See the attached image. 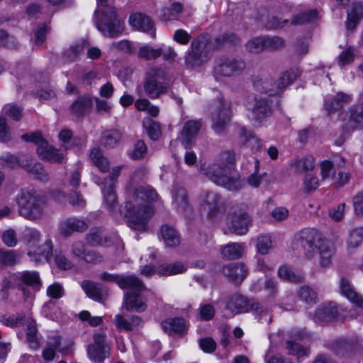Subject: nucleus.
I'll use <instances>...</instances> for the list:
<instances>
[{
  "mask_svg": "<svg viewBox=\"0 0 363 363\" xmlns=\"http://www.w3.org/2000/svg\"><path fill=\"white\" fill-rule=\"evenodd\" d=\"M158 194L150 186H139L135 190V203L126 201L121 213L126 218L128 225L140 232L147 230V220L153 215L152 207L147 203L156 200Z\"/></svg>",
  "mask_w": 363,
  "mask_h": 363,
  "instance_id": "obj_1",
  "label": "nucleus"
},
{
  "mask_svg": "<svg viewBox=\"0 0 363 363\" xmlns=\"http://www.w3.org/2000/svg\"><path fill=\"white\" fill-rule=\"evenodd\" d=\"M101 7L95 11L96 27L106 37L116 38L124 30V21L118 18L116 9L107 4L108 0H97Z\"/></svg>",
  "mask_w": 363,
  "mask_h": 363,
  "instance_id": "obj_2",
  "label": "nucleus"
},
{
  "mask_svg": "<svg viewBox=\"0 0 363 363\" xmlns=\"http://www.w3.org/2000/svg\"><path fill=\"white\" fill-rule=\"evenodd\" d=\"M18 213L23 218L34 220L43 215L45 203L44 196L33 189H22L16 196Z\"/></svg>",
  "mask_w": 363,
  "mask_h": 363,
  "instance_id": "obj_3",
  "label": "nucleus"
},
{
  "mask_svg": "<svg viewBox=\"0 0 363 363\" xmlns=\"http://www.w3.org/2000/svg\"><path fill=\"white\" fill-rule=\"evenodd\" d=\"M118 281V286L121 289L129 290L124 295V303L126 310L134 309L139 313L145 311L147 308V304L140 296V293L146 289L143 282L133 275H122L121 279Z\"/></svg>",
  "mask_w": 363,
  "mask_h": 363,
  "instance_id": "obj_4",
  "label": "nucleus"
},
{
  "mask_svg": "<svg viewBox=\"0 0 363 363\" xmlns=\"http://www.w3.org/2000/svg\"><path fill=\"white\" fill-rule=\"evenodd\" d=\"M199 171L217 185L230 191H238L242 186L240 177L235 173H232L230 166L214 163L208 165L206 169L201 167Z\"/></svg>",
  "mask_w": 363,
  "mask_h": 363,
  "instance_id": "obj_5",
  "label": "nucleus"
},
{
  "mask_svg": "<svg viewBox=\"0 0 363 363\" xmlns=\"http://www.w3.org/2000/svg\"><path fill=\"white\" fill-rule=\"evenodd\" d=\"M143 89L145 95L152 99H158L167 93L169 84L165 81L164 70L152 68L147 71L145 76Z\"/></svg>",
  "mask_w": 363,
  "mask_h": 363,
  "instance_id": "obj_6",
  "label": "nucleus"
},
{
  "mask_svg": "<svg viewBox=\"0 0 363 363\" xmlns=\"http://www.w3.org/2000/svg\"><path fill=\"white\" fill-rule=\"evenodd\" d=\"M246 108L251 111L255 125H260L272 115V104L269 98L249 95L245 101Z\"/></svg>",
  "mask_w": 363,
  "mask_h": 363,
  "instance_id": "obj_7",
  "label": "nucleus"
},
{
  "mask_svg": "<svg viewBox=\"0 0 363 363\" xmlns=\"http://www.w3.org/2000/svg\"><path fill=\"white\" fill-rule=\"evenodd\" d=\"M325 240L315 228L302 230L298 238V245L304 256L309 259L314 257Z\"/></svg>",
  "mask_w": 363,
  "mask_h": 363,
  "instance_id": "obj_8",
  "label": "nucleus"
},
{
  "mask_svg": "<svg viewBox=\"0 0 363 363\" xmlns=\"http://www.w3.org/2000/svg\"><path fill=\"white\" fill-rule=\"evenodd\" d=\"M231 103L224 99L222 95L218 97V101L211 113V127L216 134L225 132L231 120Z\"/></svg>",
  "mask_w": 363,
  "mask_h": 363,
  "instance_id": "obj_9",
  "label": "nucleus"
},
{
  "mask_svg": "<svg viewBox=\"0 0 363 363\" xmlns=\"http://www.w3.org/2000/svg\"><path fill=\"white\" fill-rule=\"evenodd\" d=\"M245 67V62L240 57H223L218 60L214 72L223 77H235L240 75Z\"/></svg>",
  "mask_w": 363,
  "mask_h": 363,
  "instance_id": "obj_10",
  "label": "nucleus"
},
{
  "mask_svg": "<svg viewBox=\"0 0 363 363\" xmlns=\"http://www.w3.org/2000/svg\"><path fill=\"white\" fill-rule=\"evenodd\" d=\"M251 218L249 214L238 206L233 207L227 216V223L230 232L238 235H245L249 230Z\"/></svg>",
  "mask_w": 363,
  "mask_h": 363,
  "instance_id": "obj_11",
  "label": "nucleus"
},
{
  "mask_svg": "<svg viewBox=\"0 0 363 363\" xmlns=\"http://www.w3.org/2000/svg\"><path fill=\"white\" fill-rule=\"evenodd\" d=\"M94 342L87 346V355L89 358L96 363H103L110 357V347L106 342V336L102 333H95L93 336Z\"/></svg>",
  "mask_w": 363,
  "mask_h": 363,
  "instance_id": "obj_12",
  "label": "nucleus"
},
{
  "mask_svg": "<svg viewBox=\"0 0 363 363\" xmlns=\"http://www.w3.org/2000/svg\"><path fill=\"white\" fill-rule=\"evenodd\" d=\"M206 42L204 36H199L192 40L191 50L185 58V63L188 67H199L206 61L203 51L206 49Z\"/></svg>",
  "mask_w": 363,
  "mask_h": 363,
  "instance_id": "obj_13",
  "label": "nucleus"
},
{
  "mask_svg": "<svg viewBox=\"0 0 363 363\" xmlns=\"http://www.w3.org/2000/svg\"><path fill=\"white\" fill-rule=\"evenodd\" d=\"M361 346V342L357 339H340L332 342L329 349L338 357L348 359L352 357L354 351Z\"/></svg>",
  "mask_w": 363,
  "mask_h": 363,
  "instance_id": "obj_14",
  "label": "nucleus"
},
{
  "mask_svg": "<svg viewBox=\"0 0 363 363\" xmlns=\"http://www.w3.org/2000/svg\"><path fill=\"white\" fill-rule=\"evenodd\" d=\"M255 301L254 298L235 294L228 298L226 307L236 314L249 313L251 312L253 306H255Z\"/></svg>",
  "mask_w": 363,
  "mask_h": 363,
  "instance_id": "obj_15",
  "label": "nucleus"
},
{
  "mask_svg": "<svg viewBox=\"0 0 363 363\" xmlns=\"http://www.w3.org/2000/svg\"><path fill=\"white\" fill-rule=\"evenodd\" d=\"M201 120H189L184 123L180 132V140L185 148L191 147L201 128Z\"/></svg>",
  "mask_w": 363,
  "mask_h": 363,
  "instance_id": "obj_16",
  "label": "nucleus"
},
{
  "mask_svg": "<svg viewBox=\"0 0 363 363\" xmlns=\"http://www.w3.org/2000/svg\"><path fill=\"white\" fill-rule=\"evenodd\" d=\"M223 274L228 277L229 281L236 285L240 284L246 278L248 269L242 262L230 263L223 266Z\"/></svg>",
  "mask_w": 363,
  "mask_h": 363,
  "instance_id": "obj_17",
  "label": "nucleus"
},
{
  "mask_svg": "<svg viewBox=\"0 0 363 363\" xmlns=\"http://www.w3.org/2000/svg\"><path fill=\"white\" fill-rule=\"evenodd\" d=\"M89 228L88 223L77 218H69L62 221L58 225V231L61 236L68 238L74 232L83 233Z\"/></svg>",
  "mask_w": 363,
  "mask_h": 363,
  "instance_id": "obj_18",
  "label": "nucleus"
},
{
  "mask_svg": "<svg viewBox=\"0 0 363 363\" xmlns=\"http://www.w3.org/2000/svg\"><path fill=\"white\" fill-rule=\"evenodd\" d=\"M203 206L208 208V217L213 218L225 211L222 197L216 192H208L203 199Z\"/></svg>",
  "mask_w": 363,
  "mask_h": 363,
  "instance_id": "obj_19",
  "label": "nucleus"
},
{
  "mask_svg": "<svg viewBox=\"0 0 363 363\" xmlns=\"http://www.w3.org/2000/svg\"><path fill=\"white\" fill-rule=\"evenodd\" d=\"M92 106V97L89 94H84L72 102L69 106V111L74 117L81 118L90 112Z\"/></svg>",
  "mask_w": 363,
  "mask_h": 363,
  "instance_id": "obj_20",
  "label": "nucleus"
},
{
  "mask_svg": "<svg viewBox=\"0 0 363 363\" xmlns=\"http://www.w3.org/2000/svg\"><path fill=\"white\" fill-rule=\"evenodd\" d=\"M37 153L40 158L51 162L62 163L64 156L59 150L49 145L48 141L42 142L37 147Z\"/></svg>",
  "mask_w": 363,
  "mask_h": 363,
  "instance_id": "obj_21",
  "label": "nucleus"
},
{
  "mask_svg": "<svg viewBox=\"0 0 363 363\" xmlns=\"http://www.w3.org/2000/svg\"><path fill=\"white\" fill-rule=\"evenodd\" d=\"M52 243L48 238L40 246H36L32 250H29L27 255L35 262H40L43 259L49 261L52 257Z\"/></svg>",
  "mask_w": 363,
  "mask_h": 363,
  "instance_id": "obj_22",
  "label": "nucleus"
},
{
  "mask_svg": "<svg viewBox=\"0 0 363 363\" xmlns=\"http://www.w3.org/2000/svg\"><path fill=\"white\" fill-rule=\"evenodd\" d=\"M253 86L260 93L268 94L269 96L278 94V86H276V82L270 77H255L253 79Z\"/></svg>",
  "mask_w": 363,
  "mask_h": 363,
  "instance_id": "obj_23",
  "label": "nucleus"
},
{
  "mask_svg": "<svg viewBox=\"0 0 363 363\" xmlns=\"http://www.w3.org/2000/svg\"><path fill=\"white\" fill-rule=\"evenodd\" d=\"M160 235L167 247H177L181 242L179 232L172 225H162L160 228Z\"/></svg>",
  "mask_w": 363,
  "mask_h": 363,
  "instance_id": "obj_24",
  "label": "nucleus"
},
{
  "mask_svg": "<svg viewBox=\"0 0 363 363\" xmlns=\"http://www.w3.org/2000/svg\"><path fill=\"white\" fill-rule=\"evenodd\" d=\"M129 23L138 30L150 32L154 29L153 21L146 15L140 13H133L129 18Z\"/></svg>",
  "mask_w": 363,
  "mask_h": 363,
  "instance_id": "obj_25",
  "label": "nucleus"
},
{
  "mask_svg": "<svg viewBox=\"0 0 363 363\" xmlns=\"http://www.w3.org/2000/svg\"><path fill=\"white\" fill-rule=\"evenodd\" d=\"M341 294L356 306L363 308V297L357 294L352 288L349 281L342 278L340 282Z\"/></svg>",
  "mask_w": 363,
  "mask_h": 363,
  "instance_id": "obj_26",
  "label": "nucleus"
},
{
  "mask_svg": "<svg viewBox=\"0 0 363 363\" xmlns=\"http://www.w3.org/2000/svg\"><path fill=\"white\" fill-rule=\"evenodd\" d=\"M351 100L349 95L339 92L332 98L325 100L324 106L329 114L335 113L336 111L341 109L345 104H348Z\"/></svg>",
  "mask_w": 363,
  "mask_h": 363,
  "instance_id": "obj_27",
  "label": "nucleus"
},
{
  "mask_svg": "<svg viewBox=\"0 0 363 363\" xmlns=\"http://www.w3.org/2000/svg\"><path fill=\"white\" fill-rule=\"evenodd\" d=\"M161 325L164 331L169 335L183 334L187 331L185 320L181 318H168L162 321Z\"/></svg>",
  "mask_w": 363,
  "mask_h": 363,
  "instance_id": "obj_28",
  "label": "nucleus"
},
{
  "mask_svg": "<svg viewBox=\"0 0 363 363\" xmlns=\"http://www.w3.org/2000/svg\"><path fill=\"white\" fill-rule=\"evenodd\" d=\"M363 128V103L350 109V117L347 123L348 130Z\"/></svg>",
  "mask_w": 363,
  "mask_h": 363,
  "instance_id": "obj_29",
  "label": "nucleus"
},
{
  "mask_svg": "<svg viewBox=\"0 0 363 363\" xmlns=\"http://www.w3.org/2000/svg\"><path fill=\"white\" fill-rule=\"evenodd\" d=\"M173 202L177 206V210L186 212L189 208V197L186 190L179 185H175L172 190Z\"/></svg>",
  "mask_w": 363,
  "mask_h": 363,
  "instance_id": "obj_30",
  "label": "nucleus"
},
{
  "mask_svg": "<svg viewBox=\"0 0 363 363\" xmlns=\"http://www.w3.org/2000/svg\"><path fill=\"white\" fill-rule=\"evenodd\" d=\"M338 310L336 306L331 303L321 306L315 312V318L320 322H330L338 316Z\"/></svg>",
  "mask_w": 363,
  "mask_h": 363,
  "instance_id": "obj_31",
  "label": "nucleus"
},
{
  "mask_svg": "<svg viewBox=\"0 0 363 363\" xmlns=\"http://www.w3.org/2000/svg\"><path fill=\"white\" fill-rule=\"evenodd\" d=\"M363 18V5L361 3H353L351 9L347 11L346 27L348 30L356 28L360 20Z\"/></svg>",
  "mask_w": 363,
  "mask_h": 363,
  "instance_id": "obj_32",
  "label": "nucleus"
},
{
  "mask_svg": "<svg viewBox=\"0 0 363 363\" xmlns=\"http://www.w3.org/2000/svg\"><path fill=\"white\" fill-rule=\"evenodd\" d=\"M245 250V244L239 242H231L223 246L220 252L227 259H235L242 257Z\"/></svg>",
  "mask_w": 363,
  "mask_h": 363,
  "instance_id": "obj_33",
  "label": "nucleus"
},
{
  "mask_svg": "<svg viewBox=\"0 0 363 363\" xmlns=\"http://www.w3.org/2000/svg\"><path fill=\"white\" fill-rule=\"evenodd\" d=\"M26 342L31 349L38 350L40 345L38 337L36 323L33 319H28L26 321Z\"/></svg>",
  "mask_w": 363,
  "mask_h": 363,
  "instance_id": "obj_34",
  "label": "nucleus"
},
{
  "mask_svg": "<svg viewBox=\"0 0 363 363\" xmlns=\"http://www.w3.org/2000/svg\"><path fill=\"white\" fill-rule=\"evenodd\" d=\"M18 281L21 282V284L30 286L33 289H38L41 285L39 274L38 272L26 271L19 272L16 275Z\"/></svg>",
  "mask_w": 363,
  "mask_h": 363,
  "instance_id": "obj_35",
  "label": "nucleus"
},
{
  "mask_svg": "<svg viewBox=\"0 0 363 363\" xmlns=\"http://www.w3.org/2000/svg\"><path fill=\"white\" fill-rule=\"evenodd\" d=\"M122 138V133L118 129L106 130L102 132L101 143L107 148H113L118 145Z\"/></svg>",
  "mask_w": 363,
  "mask_h": 363,
  "instance_id": "obj_36",
  "label": "nucleus"
},
{
  "mask_svg": "<svg viewBox=\"0 0 363 363\" xmlns=\"http://www.w3.org/2000/svg\"><path fill=\"white\" fill-rule=\"evenodd\" d=\"M86 294L91 298L101 301L102 300V286L89 280H84L81 284Z\"/></svg>",
  "mask_w": 363,
  "mask_h": 363,
  "instance_id": "obj_37",
  "label": "nucleus"
},
{
  "mask_svg": "<svg viewBox=\"0 0 363 363\" xmlns=\"http://www.w3.org/2000/svg\"><path fill=\"white\" fill-rule=\"evenodd\" d=\"M90 157L93 163L103 172H106L110 169V162L104 156L99 148H94L90 152Z\"/></svg>",
  "mask_w": 363,
  "mask_h": 363,
  "instance_id": "obj_38",
  "label": "nucleus"
},
{
  "mask_svg": "<svg viewBox=\"0 0 363 363\" xmlns=\"http://www.w3.org/2000/svg\"><path fill=\"white\" fill-rule=\"evenodd\" d=\"M239 136L242 144L248 143L252 149L259 150L262 145V141L251 131L247 130L245 127L239 130Z\"/></svg>",
  "mask_w": 363,
  "mask_h": 363,
  "instance_id": "obj_39",
  "label": "nucleus"
},
{
  "mask_svg": "<svg viewBox=\"0 0 363 363\" xmlns=\"http://www.w3.org/2000/svg\"><path fill=\"white\" fill-rule=\"evenodd\" d=\"M102 191L104 193V201L106 208L110 212H114L118 206L114 187L111 186H104Z\"/></svg>",
  "mask_w": 363,
  "mask_h": 363,
  "instance_id": "obj_40",
  "label": "nucleus"
},
{
  "mask_svg": "<svg viewBox=\"0 0 363 363\" xmlns=\"http://www.w3.org/2000/svg\"><path fill=\"white\" fill-rule=\"evenodd\" d=\"M299 72L297 69H290L283 72L279 77L277 82H276V86L277 87L278 94L286 87L288 85L293 83L298 76Z\"/></svg>",
  "mask_w": 363,
  "mask_h": 363,
  "instance_id": "obj_41",
  "label": "nucleus"
},
{
  "mask_svg": "<svg viewBox=\"0 0 363 363\" xmlns=\"http://www.w3.org/2000/svg\"><path fill=\"white\" fill-rule=\"evenodd\" d=\"M143 123L147 135L152 140H157L160 138L162 131L159 122L152 120L150 117H147L144 118Z\"/></svg>",
  "mask_w": 363,
  "mask_h": 363,
  "instance_id": "obj_42",
  "label": "nucleus"
},
{
  "mask_svg": "<svg viewBox=\"0 0 363 363\" xmlns=\"http://www.w3.org/2000/svg\"><path fill=\"white\" fill-rule=\"evenodd\" d=\"M186 271L184 265L179 262L173 264H162L157 268V272L162 275L169 276L183 273Z\"/></svg>",
  "mask_w": 363,
  "mask_h": 363,
  "instance_id": "obj_43",
  "label": "nucleus"
},
{
  "mask_svg": "<svg viewBox=\"0 0 363 363\" xmlns=\"http://www.w3.org/2000/svg\"><path fill=\"white\" fill-rule=\"evenodd\" d=\"M86 240L87 243L92 246L104 245L107 242V239L100 228H91L86 235Z\"/></svg>",
  "mask_w": 363,
  "mask_h": 363,
  "instance_id": "obj_44",
  "label": "nucleus"
},
{
  "mask_svg": "<svg viewBox=\"0 0 363 363\" xmlns=\"http://www.w3.org/2000/svg\"><path fill=\"white\" fill-rule=\"evenodd\" d=\"M251 312H253L258 320L262 323L269 324L272 321V315L269 309L257 301H255V306H253Z\"/></svg>",
  "mask_w": 363,
  "mask_h": 363,
  "instance_id": "obj_45",
  "label": "nucleus"
},
{
  "mask_svg": "<svg viewBox=\"0 0 363 363\" xmlns=\"http://www.w3.org/2000/svg\"><path fill=\"white\" fill-rule=\"evenodd\" d=\"M317 253L320 255V264L322 267H327L330 265L333 250L327 240L318 250Z\"/></svg>",
  "mask_w": 363,
  "mask_h": 363,
  "instance_id": "obj_46",
  "label": "nucleus"
},
{
  "mask_svg": "<svg viewBox=\"0 0 363 363\" xmlns=\"http://www.w3.org/2000/svg\"><path fill=\"white\" fill-rule=\"evenodd\" d=\"M297 294L299 298L307 304H315L317 302V293L308 286L300 287Z\"/></svg>",
  "mask_w": 363,
  "mask_h": 363,
  "instance_id": "obj_47",
  "label": "nucleus"
},
{
  "mask_svg": "<svg viewBox=\"0 0 363 363\" xmlns=\"http://www.w3.org/2000/svg\"><path fill=\"white\" fill-rule=\"evenodd\" d=\"M162 54V48L154 49L150 45H143L139 48L138 57L145 60L157 59Z\"/></svg>",
  "mask_w": 363,
  "mask_h": 363,
  "instance_id": "obj_48",
  "label": "nucleus"
},
{
  "mask_svg": "<svg viewBox=\"0 0 363 363\" xmlns=\"http://www.w3.org/2000/svg\"><path fill=\"white\" fill-rule=\"evenodd\" d=\"M316 10H311L298 13L292 19L291 24L294 26L302 25L309 23L317 17Z\"/></svg>",
  "mask_w": 363,
  "mask_h": 363,
  "instance_id": "obj_49",
  "label": "nucleus"
},
{
  "mask_svg": "<svg viewBox=\"0 0 363 363\" xmlns=\"http://www.w3.org/2000/svg\"><path fill=\"white\" fill-rule=\"evenodd\" d=\"M363 241V228H356L350 232L347 241L349 249L358 247Z\"/></svg>",
  "mask_w": 363,
  "mask_h": 363,
  "instance_id": "obj_50",
  "label": "nucleus"
},
{
  "mask_svg": "<svg viewBox=\"0 0 363 363\" xmlns=\"http://www.w3.org/2000/svg\"><path fill=\"white\" fill-rule=\"evenodd\" d=\"M84 45L82 44H76L71 45L69 48L64 50L62 55L67 62H74L77 60L81 53L84 52Z\"/></svg>",
  "mask_w": 363,
  "mask_h": 363,
  "instance_id": "obj_51",
  "label": "nucleus"
},
{
  "mask_svg": "<svg viewBox=\"0 0 363 363\" xmlns=\"http://www.w3.org/2000/svg\"><path fill=\"white\" fill-rule=\"evenodd\" d=\"M40 239V233L35 229H27L23 235V240L28 247L32 250L36 247Z\"/></svg>",
  "mask_w": 363,
  "mask_h": 363,
  "instance_id": "obj_52",
  "label": "nucleus"
},
{
  "mask_svg": "<svg viewBox=\"0 0 363 363\" xmlns=\"http://www.w3.org/2000/svg\"><path fill=\"white\" fill-rule=\"evenodd\" d=\"M18 256L13 250L0 249V264L4 266H13L17 263Z\"/></svg>",
  "mask_w": 363,
  "mask_h": 363,
  "instance_id": "obj_53",
  "label": "nucleus"
},
{
  "mask_svg": "<svg viewBox=\"0 0 363 363\" xmlns=\"http://www.w3.org/2000/svg\"><path fill=\"white\" fill-rule=\"evenodd\" d=\"M265 50L276 51L283 48L285 45L284 40L278 36L264 37Z\"/></svg>",
  "mask_w": 363,
  "mask_h": 363,
  "instance_id": "obj_54",
  "label": "nucleus"
},
{
  "mask_svg": "<svg viewBox=\"0 0 363 363\" xmlns=\"http://www.w3.org/2000/svg\"><path fill=\"white\" fill-rule=\"evenodd\" d=\"M0 322L7 327H19L25 323V315L21 314L16 316L13 315L9 316L1 315Z\"/></svg>",
  "mask_w": 363,
  "mask_h": 363,
  "instance_id": "obj_55",
  "label": "nucleus"
},
{
  "mask_svg": "<svg viewBox=\"0 0 363 363\" xmlns=\"http://www.w3.org/2000/svg\"><path fill=\"white\" fill-rule=\"evenodd\" d=\"M278 274L280 278L293 283H300L302 277L296 274L291 269L287 266H282L279 269Z\"/></svg>",
  "mask_w": 363,
  "mask_h": 363,
  "instance_id": "obj_56",
  "label": "nucleus"
},
{
  "mask_svg": "<svg viewBox=\"0 0 363 363\" xmlns=\"http://www.w3.org/2000/svg\"><path fill=\"white\" fill-rule=\"evenodd\" d=\"M272 247L270 236L267 235H259L257 238L256 248L259 253L266 255Z\"/></svg>",
  "mask_w": 363,
  "mask_h": 363,
  "instance_id": "obj_57",
  "label": "nucleus"
},
{
  "mask_svg": "<svg viewBox=\"0 0 363 363\" xmlns=\"http://www.w3.org/2000/svg\"><path fill=\"white\" fill-rule=\"evenodd\" d=\"M121 167H116L113 168L109 177L106 178L104 180V182H101V179L96 176L94 177V181L98 185L101 184L105 186H111L114 187L115 184L117 181V179L121 174Z\"/></svg>",
  "mask_w": 363,
  "mask_h": 363,
  "instance_id": "obj_58",
  "label": "nucleus"
},
{
  "mask_svg": "<svg viewBox=\"0 0 363 363\" xmlns=\"http://www.w3.org/2000/svg\"><path fill=\"white\" fill-rule=\"evenodd\" d=\"M286 347L289 354L295 355L298 358L307 355L306 348L294 341H287Z\"/></svg>",
  "mask_w": 363,
  "mask_h": 363,
  "instance_id": "obj_59",
  "label": "nucleus"
},
{
  "mask_svg": "<svg viewBox=\"0 0 363 363\" xmlns=\"http://www.w3.org/2000/svg\"><path fill=\"white\" fill-rule=\"evenodd\" d=\"M247 50L252 53H259L265 50L264 37L255 38L246 44Z\"/></svg>",
  "mask_w": 363,
  "mask_h": 363,
  "instance_id": "obj_60",
  "label": "nucleus"
},
{
  "mask_svg": "<svg viewBox=\"0 0 363 363\" xmlns=\"http://www.w3.org/2000/svg\"><path fill=\"white\" fill-rule=\"evenodd\" d=\"M28 172L35 175L36 179L43 182H47L49 180L48 174L39 162H34Z\"/></svg>",
  "mask_w": 363,
  "mask_h": 363,
  "instance_id": "obj_61",
  "label": "nucleus"
},
{
  "mask_svg": "<svg viewBox=\"0 0 363 363\" xmlns=\"http://www.w3.org/2000/svg\"><path fill=\"white\" fill-rule=\"evenodd\" d=\"M147 151V145L142 140H138L134 145V149L130 154V156L133 160L142 158Z\"/></svg>",
  "mask_w": 363,
  "mask_h": 363,
  "instance_id": "obj_62",
  "label": "nucleus"
},
{
  "mask_svg": "<svg viewBox=\"0 0 363 363\" xmlns=\"http://www.w3.org/2000/svg\"><path fill=\"white\" fill-rule=\"evenodd\" d=\"M199 310L200 317L203 320L208 321L215 315V308L210 303L201 305Z\"/></svg>",
  "mask_w": 363,
  "mask_h": 363,
  "instance_id": "obj_63",
  "label": "nucleus"
},
{
  "mask_svg": "<svg viewBox=\"0 0 363 363\" xmlns=\"http://www.w3.org/2000/svg\"><path fill=\"white\" fill-rule=\"evenodd\" d=\"M48 32V28L45 25L38 26L33 30L34 34V43L35 45H40L43 44Z\"/></svg>",
  "mask_w": 363,
  "mask_h": 363,
  "instance_id": "obj_64",
  "label": "nucleus"
}]
</instances>
